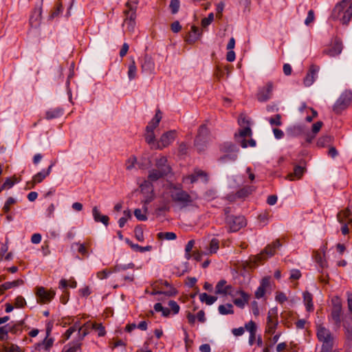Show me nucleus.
<instances>
[{"instance_id": "nucleus-61", "label": "nucleus", "mask_w": 352, "mask_h": 352, "mask_svg": "<svg viewBox=\"0 0 352 352\" xmlns=\"http://www.w3.org/2000/svg\"><path fill=\"white\" fill-rule=\"evenodd\" d=\"M93 328L98 331V335L100 337L104 336L106 334L105 329L102 324L94 323Z\"/></svg>"}, {"instance_id": "nucleus-45", "label": "nucleus", "mask_w": 352, "mask_h": 352, "mask_svg": "<svg viewBox=\"0 0 352 352\" xmlns=\"http://www.w3.org/2000/svg\"><path fill=\"white\" fill-rule=\"evenodd\" d=\"M226 283V280H221L217 283L215 287L216 294H223V296H226V291L224 289Z\"/></svg>"}, {"instance_id": "nucleus-11", "label": "nucleus", "mask_w": 352, "mask_h": 352, "mask_svg": "<svg viewBox=\"0 0 352 352\" xmlns=\"http://www.w3.org/2000/svg\"><path fill=\"white\" fill-rule=\"evenodd\" d=\"M175 131H169L163 133L160 137V140L157 142L155 149L162 150L170 145L174 141L175 138Z\"/></svg>"}, {"instance_id": "nucleus-51", "label": "nucleus", "mask_w": 352, "mask_h": 352, "mask_svg": "<svg viewBox=\"0 0 352 352\" xmlns=\"http://www.w3.org/2000/svg\"><path fill=\"white\" fill-rule=\"evenodd\" d=\"M219 248V241L213 238L210 242V253L214 254L217 252Z\"/></svg>"}, {"instance_id": "nucleus-59", "label": "nucleus", "mask_w": 352, "mask_h": 352, "mask_svg": "<svg viewBox=\"0 0 352 352\" xmlns=\"http://www.w3.org/2000/svg\"><path fill=\"white\" fill-rule=\"evenodd\" d=\"M16 181H13L10 177L6 179L4 183L0 188V192L5 188H10L15 184Z\"/></svg>"}, {"instance_id": "nucleus-42", "label": "nucleus", "mask_w": 352, "mask_h": 352, "mask_svg": "<svg viewBox=\"0 0 352 352\" xmlns=\"http://www.w3.org/2000/svg\"><path fill=\"white\" fill-rule=\"evenodd\" d=\"M238 157L237 153H226L219 158V162L224 163L228 161L234 162Z\"/></svg>"}, {"instance_id": "nucleus-46", "label": "nucleus", "mask_w": 352, "mask_h": 352, "mask_svg": "<svg viewBox=\"0 0 352 352\" xmlns=\"http://www.w3.org/2000/svg\"><path fill=\"white\" fill-rule=\"evenodd\" d=\"M137 73V67L134 59L131 60V63L129 65L128 76L129 80H133L135 78Z\"/></svg>"}, {"instance_id": "nucleus-39", "label": "nucleus", "mask_w": 352, "mask_h": 352, "mask_svg": "<svg viewBox=\"0 0 352 352\" xmlns=\"http://www.w3.org/2000/svg\"><path fill=\"white\" fill-rule=\"evenodd\" d=\"M144 138L145 141L151 146V148L155 149V146H156L157 142H155V135L154 131H146Z\"/></svg>"}, {"instance_id": "nucleus-57", "label": "nucleus", "mask_w": 352, "mask_h": 352, "mask_svg": "<svg viewBox=\"0 0 352 352\" xmlns=\"http://www.w3.org/2000/svg\"><path fill=\"white\" fill-rule=\"evenodd\" d=\"M269 122L271 125L280 126L282 124L281 116L280 114L275 115L270 118Z\"/></svg>"}, {"instance_id": "nucleus-10", "label": "nucleus", "mask_w": 352, "mask_h": 352, "mask_svg": "<svg viewBox=\"0 0 352 352\" xmlns=\"http://www.w3.org/2000/svg\"><path fill=\"white\" fill-rule=\"evenodd\" d=\"M277 309L274 308L271 309L267 314V327L265 329V333L272 335L274 333L276 327L278 325V319H277Z\"/></svg>"}, {"instance_id": "nucleus-60", "label": "nucleus", "mask_w": 352, "mask_h": 352, "mask_svg": "<svg viewBox=\"0 0 352 352\" xmlns=\"http://www.w3.org/2000/svg\"><path fill=\"white\" fill-rule=\"evenodd\" d=\"M26 305L25 298L21 296H18L15 298L14 306L16 308H23Z\"/></svg>"}, {"instance_id": "nucleus-15", "label": "nucleus", "mask_w": 352, "mask_h": 352, "mask_svg": "<svg viewBox=\"0 0 352 352\" xmlns=\"http://www.w3.org/2000/svg\"><path fill=\"white\" fill-rule=\"evenodd\" d=\"M155 167L157 170L161 171L167 176L172 170L170 166L168 163V159L165 156H161L155 160Z\"/></svg>"}, {"instance_id": "nucleus-22", "label": "nucleus", "mask_w": 352, "mask_h": 352, "mask_svg": "<svg viewBox=\"0 0 352 352\" xmlns=\"http://www.w3.org/2000/svg\"><path fill=\"white\" fill-rule=\"evenodd\" d=\"M126 7L127 8V10L124 11V14L126 16L124 22L135 21L137 6H132L129 2H127L126 3Z\"/></svg>"}, {"instance_id": "nucleus-43", "label": "nucleus", "mask_w": 352, "mask_h": 352, "mask_svg": "<svg viewBox=\"0 0 352 352\" xmlns=\"http://www.w3.org/2000/svg\"><path fill=\"white\" fill-rule=\"evenodd\" d=\"M333 140V137L329 135H325L320 137L317 141V145L319 147H324L329 145Z\"/></svg>"}, {"instance_id": "nucleus-12", "label": "nucleus", "mask_w": 352, "mask_h": 352, "mask_svg": "<svg viewBox=\"0 0 352 352\" xmlns=\"http://www.w3.org/2000/svg\"><path fill=\"white\" fill-rule=\"evenodd\" d=\"M55 162H52L46 170H42L39 173H36L33 177L32 180L27 184L28 185L31 184L30 188H34L36 184L42 182L50 174L52 168Z\"/></svg>"}, {"instance_id": "nucleus-31", "label": "nucleus", "mask_w": 352, "mask_h": 352, "mask_svg": "<svg viewBox=\"0 0 352 352\" xmlns=\"http://www.w3.org/2000/svg\"><path fill=\"white\" fill-rule=\"evenodd\" d=\"M252 130L250 126H245L243 129H239L238 133L234 134V139L237 142L241 144L242 139H245V137H251Z\"/></svg>"}, {"instance_id": "nucleus-62", "label": "nucleus", "mask_w": 352, "mask_h": 352, "mask_svg": "<svg viewBox=\"0 0 352 352\" xmlns=\"http://www.w3.org/2000/svg\"><path fill=\"white\" fill-rule=\"evenodd\" d=\"M76 245H78V252L82 256L87 257L89 254L86 247V245L84 243H74Z\"/></svg>"}, {"instance_id": "nucleus-33", "label": "nucleus", "mask_w": 352, "mask_h": 352, "mask_svg": "<svg viewBox=\"0 0 352 352\" xmlns=\"http://www.w3.org/2000/svg\"><path fill=\"white\" fill-rule=\"evenodd\" d=\"M303 301L307 311H314L313 296L308 291L303 292Z\"/></svg>"}, {"instance_id": "nucleus-52", "label": "nucleus", "mask_w": 352, "mask_h": 352, "mask_svg": "<svg viewBox=\"0 0 352 352\" xmlns=\"http://www.w3.org/2000/svg\"><path fill=\"white\" fill-rule=\"evenodd\" d=\"M77 328H78L79 332L82 330V328L80 327L79 323L77 322L73 327H69L65 333L66 339H69L72 334L76 331Z\"/></svg>"}, {"instance_id": "nucleus-25", "label": "nucleus", "mask_w": 352, "mask_h": 352, "mask_svg": "<svg viewBox=\"0 0 352 352\" xmlns=\"http://www.w3.org/2000/svg\"><path fill=\"white\" fill-rule=\"evenodd\" d=\"M287 134L290 138H296L305 134V127L302 125H295L287 129Z\"/></svg>"}, {"instance_id": "nucleus-34", "label": "nucleus", "mask_w": 352, "mask_h": 352, "mask_svg": "<svg viewBox=\"0 0 352 352\" xmlns=\"http://www.w3.org/2000/svg\"><path fill=\"white\" fill-rule=\"evenodd\" d=\"M254 190L253 186H246L240 190H239L236 194L235 197L237 199H245L248 197L252 192Z\"/></svg>"}, {"instance_id": "nucleus-38", "label": "nucleus", "mask_w": 352, "mask_h": 352, "mask_svg": "<svg viewBox=\"0 0 352 352\" xmlns=\"http://www.w3.org/2000/svg\"><path fill=\"white\" fill-rule=\"evenodd\" d=\"M199 300L201 302H205L207 305H211L217 301V297L210 296L206 293H202L199 294Z\"/></svg>"}, {"instance_id": "nucleus-64", "label": "nucleus", "mask_w": 352, "mask_h": 352, "mask_svg": "<svg viewBox=\"0 0 352 352\" xmlns=\"http://www.w3.org/2000/svg\"><path fill=\"white\" fill-rule=\"evenodd\" d=\"M5 352H21L20 348L14 344H11L10 346H3Z\"/></svg>"}, {"instance_id": "nucleus-55", "label": "nucleus", "mask_w": 352, "mask_h": 352, "mask_svg": "<svg viewBox=\"0 0 352 352\" xmlns=\"http://www.w3.org/2000/svg\"><path fill=\"white\" fill-rule=\"evenodd\" d=\"M15 203L16 200L13 197L8 198L2 209L3 212L8 213L10 210V206Z\"/></svg>"}, {"instance_id": "nucleus-2", "label": "nucleus", "mask_w": 352, "mask_h": 352, "mask_svg": "<svg viewBox=\"0 0 352 352\" xmlns=\"http://www.w3.org/2000/svg\"><path fill=\"white\" fill-rule=\"evenodd\" d=\"M170 197L181 209L191 206L193 199L188 192L184 190L182 186L170 184L169 185Z\"/></svg>"}, {"instance_id": "nucleus-19", "label": "nucleus", "mask_w": 352, "mask_h": 352, "mask_svg": "<svg viewBox=\"0 0 352 352\" xmlns=\"http://www.w3.org/2000/svg\"><path fill=\"white\" fill-rule=\"evenodd\" d=\"M235 294H239L241 298H234L233 303L241 309L244 308L245 304H247L250 300V295L241 289L237 290Z\"/></svg>"}, {"instance_id": "nucleus-36", "label": "nucleus", "mask_w": 352, "mask_h": 352, "mask_svg": "<svg viewBox=\"0 0 352 352\" xmlns=\"http://www.w3.org/2000/svg\"><path fill=\"white\" fill-rule=\"evenodd\" d=\"M164 177H166V175L163 174L161 171L157 170L156 168H153L149 170L148 179L153 182Z\"/></svg>"}, {"instance_id": "nucleus-63", "label": "nucleus", "mask_w": 352, "mask_h": 352, "mask_svg": "<svg viewBox=\"0 0 352 352\" xmlns=\"http://www.w3.org/2000/svg\"><path fill=\"white\" fill-rule=\"evenodd\" d=\"M9 333L8 324L0 327V340H5L7 339Z\"/></svg>"}, {"instance_id": "nucleus-13", "label": "nucleus", "mask_w": 352, "mask_h": 352, "mask_svg": "<svg viewBox=\"0 0 352 352\" xmlns=\"http://www.w3.org/2000/svg\"><path fill=\"white\" fill-rule=\"evenodd\" d=\"M36 295L40 301L43 303L51 301L54 296L55 292L54 290H46L43 287H38L36 288Z\"/></svg>"}, {"instance_id": "nucleus-20", "label": "nucleus", "mask_w": 352, "mask_h": 352, "mask_svg": "<svg viewBox=\"0 0 352 352\" xmlns=\"http://www.w3.org/2000/svg\"><path fill=\"white\" fill-rule=\"evenodd\" d=\"M188 179H190L191 184L197 182L199 179H201L205 183L208 182V173L201 170H195L194 173L189 176Z\"/></svg>"}, {"instance_id": "nucleus-41", "label": "nucleus", "mask_w": 352, "mask_h": 352, "mask_svg": "<svg viewBox=\"0 0 352 352\" xmlns=\"http://www.w3.org/2000/svg\"><path fill=\"white\" fill-rule=\"evenodd\" d=\"M219 312L221 315H228V314H233L234 309L233 306L230 303H227L226 305H221L218 307Z\"/></svg>"}, {"instance_id": "nucleus-21", "label": "nucleus", "mask_w": 352, "mask_h": 352, "mask_svg": "<svg viewBox=\"0 0 352 352\" xmlns=\"http://www.w3.org/2000/svg\"><path fill=\"white\" fill-rule=\"evenodd\" d=\"M337 218L340 223H347L352 226V212L349 209L346 208L338 212Z\"/></svg>"}, {"instance_id": "nucleus-48", "label": "nucleus", "mask_w": 352, "mask_h": 352, "mask_svg": "<svg viewBox=\"0 0 352 352\" xmlns=\"http://www.w3.org/2000/svg\"><path fill=\"white\" fill-rule=\"evenodd\" d=\"M134 234L135 239L140 242L144 241V231L142 226L138 225L135 226L134 229Z\"/></svg>"}, {"instance_id": "nucleus-27", "label": "nucleus", "mask_w": 352, "mask_h": 352, "mask_svg": "<svg viewBox=\"0 0 352 352\" xmlns=\"http://www.w3.org/2000/svg\"><path fill=\"white\" fill-rule=\"evenodd\" d=\"M201 32L198 27L192 25L191 27V32L186 38V41L189 44L195 43L201 37Z\"/></svg>"}, {"instance_id": "nucleus-40", "label": "nucleus", "mask_w": 352, "mask_h": 352, "mask_svg": "<svg viewBox=\"0 0 352 352\" xmlns=\"http://www.w3.org/2000/svg\"><path fill=\"white\" fill-rule=\"evenodd\" d=\"M224 71H226L227 75L228 76L230 72L229 65H226L224 67L217 65L214 75L218 80H220L224 75Z\"/></svg>"}, {"instance_id": "nucleus-26", "label": "nucleus", "mask_w": 352, "mask_h": 352, "mask_svg": "<svg viewBox=\"0 0 352 352\" xmlns=\"http://www.w3.org/2000/svg\"><path fill=\"white\" fill-rule=\"evenodd\" d=\"M92 214L94 219L96 222H101L106 227L108 226L109 223V218L107 215L101 214L98 207L94 206L92 209Z\"/></svg>"}, {"instance_id": "nucleus-49", "label": "nucleus", "mask_w": 352, "mask_h": 352, "mask_svg": "<svg viewBox=\"0 0 352 352\" xmlns=\"http://www.w3.org/2000/svg\"><path fill=\"white\" fill-rule=\"evenodd\" d=\"M315 261L320 265L321 268H324L327 266V262L324 258V255L319 252H316L315 254Z\"/></svg>"}, {"instance_id": "nucleus-32", "label": "nucleus", "mask_w": 352, "mask_h": 352, "mask_svg": "<svg viewBox=\"0 0 352 352\" xmlns=\"http://www.w3.org/2000/svg\"><path fill=\"white\" fill-rule=\"evenodd\" d=\"M305 168L301 166H295L294 172L287 175V178L289 180H294L295 179H300L304 174Z\"/></svg>"}, {"instance_id": "nucleus-37", "label": "nucleus", "mask_w": 352, "mask_h": 352, "mask_svg": "<svg viewBox=\"0 0 352 352\" xmlns=\"http://www.w3.org/2000/svg\"><path fill=\"white\" fill-rule=\"evenodd\" d=\"M23 284L24 280L23 279H17L11 282H6L3 284L1 285V287H3V290H4L5 292L9 289L16 287Z\"/></svg>"}, {"instance_id": "nucleus-53", "label": "nucleus", "mask_w": 352, "mask_h": 352, "mask_svg": "<svg viewBox=\"0 0 352 352\" xmlns=\"http://www.w3.org/2000/svg\"><path fill=\"white\" fill-rule=\"evenodd\" d=\"M23 322H19L18 323L12 325V327H8V329H9V332H10L11 333H13V334H17L19 332H21L22 331V324H23Z\"/></svg>"}, {"instance_id": "nucleus-3", "label": "nucleus", "mask_w": 352, "mask_h": 352, "mask_svg": "<svg viewBox=\"0 0 352 352\" xmlns=\"http://www.w3.org/2000/svg\"><path fill=\"white\" fill-rule=\"evenodd\" d=\"M232 208L226 207L223 209L225 215V221L229 228V231L235 232L245 227L247 224L246 219L244 216H235L231 214Z\"/></svg>"}, {"instance_id": "nucleus-1", "label": "nucleus", "mask_w": 352, "mask_h": 352, "mask_svg": "<svg viewBox=\"0 0 352 352\" xmlns=\"http://www.w3.org/2000/svg\"><path fill=\"white\" fill-rule=\"evenodd\" d=\"M352 0H342L333 8L330 19L347 25L352 17Z\"/></svg>"}, {"instance_id": "nucleus-54", "label": "nucleus", "mask_w": 352, "mask_h": 352, "mask_svg": "<svg viewBox=\"0 0 352 352\" xmlns=\"http://www.w3.org/2000/svg\"><path fill=\"white\" fill-rule=\"evenodd\" d=\"M344 327L346 329V333L348 338L352 336V319L350 318L349 320H347L344 322L343 324Z\"/></svg>"}, {"instance_id": "nucleus-18", "label": "nucleus", "mask_w": 352, "mask_h": 352, "mask_svg": "<svg viewBox=\"0 0 352 352\" xmlns=\"http://www.w3.org/2000/svg\"><path fill=\"white\" fill-rule=\"evenodd\" d=\"M342 43L339 39H336L333 44L329 48L324 50L323 53L331 56L334 57L342 52Z\"/></svg>"}, {"instance_id": "nucleus-29", "label": "nucleus", "mask_w": 352, "mask_h": 352, "mask_svg": "<svg viewBox=\"0 0 352 352\" xmlns=\"http://www.w3.org/2000/svg\"><path fill=\"white\" fill-rule=\"evenodd\" d=\"M162 112L158 109L156 111L154 118L149 122L146 127V131H154L159 125L160 122L162 120Z\"/></svg>"}, {"instance_id": "nucleus-16", "label": "nucleus", "mask_w": 352, "mask_h": 352, "mask_svg": "<svg viewBox=\"0 0 352 352\" xmlns=\"http://www.w3.org/2000/svg\"><path fill=\"white\" fill-rule=\"evenodd\" d=\"M141 69L142 72L146 74H150L154 71L155 63L151 56L148 54L144 56L141 63Z\"/></svg>"}, {"instance_id": "nucleus-9", "label": "nucleus", "mask_w": 352, "mask_h": 352, "mask_svg": "<svg viewBox=\"0 0 352 352\" xmlns=\"http://www.w3.org/2000/svg\"><path fill=\"white\" fill-rule=\"evenodd\" d=\"M274 89V83L272 81L267 82L265 85L260 87L256 94V98L260 102L269 100L272 96Z\"/></svg>"}, {"instance_id": "nucleus-6", "label": "nucleus", "mask_w": 352, "mask_h": 352, "mask_svg": "<svg viewBox=\"0 0 352 352\" xmlns=\"http://www.w3.org/2000/svg\"><path fill=\"white\" fill-rule=\"evenodd\" d=\"M331 318L333 321L336 327L340 328L342 322L341 316L342 315V303L341 298L338 296H333L331 298Z\"/></svg>"}, {"instance_id": "nucleus-4", "label": "nucleus", "mask_w": 352, "mask_h": 352, "mask_svg": "<svg viewBox=\"0 0 352 352\" xmlns=\"http://www.w3.org/2000/svg\"><path fill=\"white\" fill-rule=\"evenodd\" d=\"M210 131L206 124L199 126L194 140V146L199 153L204 152L209 142Z\"/></svg>"}, {"instance_id": "nucleus-50", "label": "nucleus", "mask_w": 352, "mask_h": 352, "mask_svg": "<svg viewBox=\"0 0 352 352\" xmlns=\"http://www.w3.org/2000/svg\"><path fill=\"white\" fill-rule=\"evenodd\" d=\"M180 7V2L179 0H171L169 4V8L172 14H175L178 12Z\"/></svg>"}, {"instance_id": "nucleus-24", "label": "nucleus", "mask_w": 352, "mask_h": 352, "mask_svg": "<svg viewBox=\"0 0 352 352\" xmlns=\"http://www.w3.org/2000/svg\"><path fill=\"white\" fill-rule=\"evenodd\" d=\"M270 277H264L261 282L260 286L257 288L255 292V297L258 299L261 298L264 296L266 288L270 286Z\"/></svg>"}, {"instance_id": "nucleus-44", "label": "nucleus", "mask_w": 352, "mask_h": 352, "mask_svg": "<svg viewBox=\"0 0 352 352\" xmlns=\"http://www.w3.org/2000/svg\"><path fill=\"white\" fill-rule=\"evenodd\" d=\"M157 239L160 240L166 239V240H175L177 238V235L175 232H159L157 234Z\"/></svg>"}, {"instance_id": "nucleus-58", "label": "nucleus", "mask_w": 352, "mask_h": 352, "mask_svg": "<svg viewBox=\"0 0 352 352\" xmlns=\"http://www.w3.org/2000/svg\"><path fill=\"white\" fill-rule=\"evenodd\" d=\"M214 20V14L212 12L210 13L207 17L204 18L201 20V25L203 28H206Z\"/></svg>"}, {"instance_id": "nucleus-23", "label": "nucleus", "mask_w": 352, "mask_h": 352, "mask_svg": "<svg viewBox=\"0 0 352 352\" xmlns=\"http://www.w3.org/2000/svg\"><path fill=\"white\" fill-rule=\"evenodd\" d=\"M126 7L127 8V10L124 11V14L126 16L124 22L135 21L137 6H132L129 2H127L126 3Z\"/></svg>"}, {"instance_id": "nucleus-28", "label": "nucleus", "mask_w": 352, "mask_h": 352, "mask_svg": "<svg viewBox=\"0 0 352 352\" xmlns=\"http://www.w3.org/2000/svg\"><path fill=\"white\" fill-rule=\"evenodd\" d=\"M53 343L54 338L49 337L47 338V336H45L43 342L36 344L35 346V349L38 351L44 349L46 352H48L51 347L53 346Z\"/></svg>"}, {"instance_id": "nucleus-14", "label": "nucleus", "mask_w": 352, "mask_h": 352, "mask_svg": "<svg viewBox=\"0 0 352 352\" xmlns=\"http://www.w3.org/2000/svg\"><path fill=\"white\" fill-rule=\"evenodd\" d=\"M320 70V67L316 65H311L304 78L303 82L305 86L311 85L315 81L317 74Z\"/></svg>"}, {"instance_id": "nucleus-35", "label": "nucleus", "mask_w": 352, "mask_h": 352, "mask_svg": "<svg viewBox=\"0 0 352 352\" xmlns=\"http://www.w3.org/2000/svg\"><path fill=\"white\" fill-rule=\"evenodd\" d=\"M63 114V110L61 108L51 109L46 111L45 118L52 120L60 117Z\"/></svg>"}, {"instance_id": "nucleus-47", "label": "nucleus", "mask_w": 352, "mask_h": 352, "mask_svg": "<svg viewBox=\"0 0 352 352\" xmlns=\"http://www.w3.org/2000/svg\"><path fill=\"white\" fill-rule=\"evenodd\" d=\"M63 3L61 0H58L54 7V10L52 11L50 18H54L58 16L63 12Z\"/></svg>"}, {"instance_id": "nucleus-56", "label": "nucleus", "mask_w": 352, "mask_h": 352, "mask_svg": "<svg viewBox=\"0 0 352 352\" xmlns=\"http://www.w3.org/2000/svg\"><path fill=\"white\" fill-rule=\"evenodd\" d=\"M152 182L150 181V180H146L144 181L141 185H140V188H141V190L143 192L146 190H147L148 191H150L151 192H153V185H152Z\"/></svg>"}, {"instance_id": "nucleus-7", "label": "nucleus", "mask_w": 352, "mask_h": 352, "mask_svg": "<svg viewBox=\"0 0 352 352\" xmlns=\"http://www.w3.org/2000/svg\"><path fill=\"white\" fill-rule=\"evenodd\" d=\"M352 102V93L350 91H344L341 94L333 106V111L336 114H340L346 109Z\"/></svg>"}, {"instance_id": "nucleus-5", "label": "nucleus", "mask_w": 352, "mask_h": 352, "mask_svg": "<svg viewBox=\"0 0 352 352\" xmlns=\"http://www.w3.org/2000/svg\"><path fill=\"white\" fill-rule=\"evenodd\" d=\"M316 335L318 340L322 342V347L324 352L333 349V337L329 329L320 325L317 328Z\"/></svg>"}, {"instance_id": "nucleus-30", "label": "nucleus", "mask_w": 352, "mask_h": 352, "mask_svg": "<svg viewBox=\"0 0 352 352\" xmlns=\"http://www.w3.org/2000/svg\"><path fill=\"white\" fill-rule=\"evenodd\" d=\"M219 151L221 153H238L239 148L235 144L231 142H226L221 144L219 146Z\"/></svg>"}, {"instance_id": "nucleus-17", "label": "nucleus", "mask_w": 352, "mask_h": 352, "mask_svg": "<svg viewBox=\"0 0 352 352\" xmlns=\"http://www.w3.org/2000/svg\"><path fill=\"white\" fill-rule=\"evenodd\" d=\"M42 14V8L41 6L35 8L30 15L29 24L31 28H36L39 26Z\"/></svg>"}, {"instance_id": "nucleus-8", "label": "nucleus", "mask_w": 352, "mask_h": 352, "mask_svg": "<svg viewBox=\"0 0 352 352\" xmlns=\"http://www.w3.org/2000/svg\"><path fill=\"white\" fill-rule=\"evenodd\" d=\"M281 243L279 239H276L272 243L268 244L265 249L261 252V254H257L255 258L256 262H261L263 260L266 259L267 257L273 256L277 249L281 247Z\"/></svg>"}]
</instances>
